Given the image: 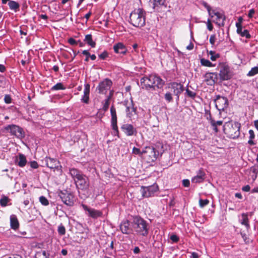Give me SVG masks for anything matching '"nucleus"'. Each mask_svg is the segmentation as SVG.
<instances>
[{"label":"nucleus","mask_w":258,"mask_h":258,"mask_svg":"<svg viewBox=\"0 0 258 258\" xmlns=\"http://www.w3.org/2000/svg\"><path fill=\"white\" fill-rule=\"evenodd\" d=\"M164 84V82L160 77L150 75L148 77H144L141 79V86L142 88L150 90V89H155L162 88Z\"/></svg>","instance_id":"1"},{"label":"nucleus","mask_w":258,"mask_h":258,"mask_svg":"<svg viewBox=\"0 0 258 258\" xmlns=\"http://www.w3.org/2000/svg\"><path fill=\"white\" fill-rule=\"evenodd\" d=\"M132 226L135 231L143 236H147L148 234L149 227L147 222L139 216L133 217Z\"/></svg>","instance_id":"2"},{"label":"nucleus","mask_w":258,"mask_h":258,"mask_svg":"<svg viewBox=\"0 0 258 258\" xmlns=\"http://www.w3.org/2000/svg\"><path fill=\"white\" fill-rule=\"evenodd\" d=\"M130 22L135 27H143L145 24V12L141 9L135 10L130 14Z\"/></svg>","instance_id":"3"},{"label":"nucleus","mask_w":258,"mask_h":258,"mask_svg":"<svg viewBox=\"0 0 258 258\" xmlns=\"http://www.w3.org/2000/svg\"><path fill=\"white\" fill-rule=\"evenodd\" d=\"M240 126V124L238 122L230 121L224 124L223 130L230 138H235L239 135Z\"/></svg>","instance_id":"4"},{"label":"nucleus","mask_w":258,"mask_h":258,"mask_svg":"<svg viewBox=\"0 0 258 258\" xmlns=\"http://www.w3.org/2000/svg\"><path fill=\"white\" fill-rule=\"evenodd\" d=\"M143 153L142 158L148 163H152L155 161L158 156V152L155 149L151 146H146L142 150Z\"/></svg>","instance_id":"5"},{"label":"nucleus","mask_w":258,"mask_h":258,"mask_svg":"<svg viewBox=\"0 0 258 258\" xmlns=\"http://www.w3.org/2000/svg\"><path fill=\"white\" fill-rule=\"evenodd\" d=\"M5 128L12 135L15 136L18 138H22L24 137L22 128L18 125L14 124L8 125Z\"/></svg>","instance_id":"6"},{"label":"nucleus","mask_w":258,"mask_h":258,"mask_svg":"<svg viewBox=\"0 0 258 258\" xmlns=\"http://www.w3.org/2000/svg\"><path fill=\"white\" fill-rule=\"evenodd\" d=\"M168 88L176 96L177 100L179 99V95L183 91V86L180 83L172 82L168 84Z\"/></svg>","instance_id":"7"},{"label":"nucleus","mask_w":258,"mask_h":258,"mask_svg":"<svg viewBox=\"0 0 258 258\" xmlns=\"http://www.w3.org/2000/svg\"><path fill=\"white\" fill-rule=\"evenodd\" d=\"M112 84V81L108 79H105L99 83L97 89L100 94H105L107 91L110 90Z\"/></svg>","instance_id":"8"},{"label":"nucleus","mask_w":258,"mask_h":258,"mask_svg":"<svg viewBox=\"0 0 258 258\" xmlns=\"http://www.w3.org/2000/svg\"><path fill=\"white\" fill-rule=\"evenodd\" d=\"M158 189L157 184H154L151 186L141 187V192L143 197H149L154 195Z\"/></svg>","instance_id":"9"},{"label":"nucleus","mask_w":258,"mask_h":258,"mask_svg":"<svg viewBox=\"0 0 258 258\" xmlns=\"http://www.w3.org/2000/svg\"><path fill=\"white\" fill-rule=\"evenodd\" d=\"M215 106L217 109L219 110H224L228 107V101L227 98L218 95L215 99Z\"/></svg>","instance_id":"10"},{"label":"nucleus","mask_w":258,"mask_h":258,"mask_svg":"<svg viewBox=\"0 0 258 258\" xmlns=\"http://www.w3.org/2000/svg\"><path fill=\"white\" fill-rule=\"evenodd\" d=\"M110 112L111 115V126L114 131V135L118 136V130L117 125V115L115 108L112 106L110 108Z\"/></svg>","instance_id":"11"},{"label":"nucleus","mask_w":258,"mask_h":258,"mask_svg":"<svg viewBox=\"0 0 258 258\" xmlns=\"http://www.w3.org/2000/svg\"><path fill=\"white\" fill-rule=\"evenodd\" d=\"M212 15L214 16L213 21L219 26H223L224 25V20L225 19L224 15L219 12L215 10H212Z\"/></svg>","instance_id":"12"},{"label":"nucleus","mask_w":258,"mask_h":258,"mask_svg":"<svg viewBox=\"0 0 258 258\" xmlns=\"http://www.w3.org/2000/svg\"><path fill=\"white\" fill-rule=\"evenodd\" d=\"M60 197L66 205L69 206H72L74 205V197L71 193L61 192Z\"/></svg>","instance_id":"13"},{"label":"nucleus","mask_w":258,"mask_h":258,"mask_svg":"<svg viewBox=\"0 0 258 258\" xmlns=\"http://www.w3.org/2000/svg\"><path fill=\"white\" fill-rule=\"evenodd\" d=\"M149 4L155 11L158 12L161 11L163 8H166L165 0H150Z\"/></svg>","instance_id":"14"},{"label":"nucleus","mask_w":258,"mask_h":258,"mask_svg":"<svg viewBox=\"0 0 258 258\" xmlns=\"http://www.w3.org/2000/svg\"><path fill=\"white\" fill-rule=\"evenodd\" d=\"M219 76L221 79L223 80H227L232 77V74L230 71L229 68L227 66H222L220 71Z\"/></svg>","instance_id":"15"},{"label":"nucleus","mask_w":258,"mask_h":258,"mask_svg":"<svg viewBox=\"0 0 258 258\" xmlns=\"http://www.w3.org/2000/svg\"><path fill=\"white\" fill-rule=\"evenodd\" d=\"M44 161L45 165L50 169H58L60 166L59 161L54 158L46 157Z\"/></svg>","instance_id":"16"},{"label":"nucleus","mask_w":258,"mask_h":258,"mask_svg":"<svg viewBox=\"0 0 258 258\" xmlns=\"http://www.w3.org/2000/svg\"><path fill=\"white\" fill-rule=\"evenodd\" d=\"M82 206L84 210L88 212L89 216L93 218H97L101 217L102 215V212L99 210L89 208L86 205L84 204H83Z\"/></svg>","instance_id":"17"},{"label":"nucleus","mask_w":258,"mask_h":258,"mask_svg":"<svg viewBox=\"0 0 258 258\" xmlns=\"http://www.w3.org/2000/svg\"><path fill=\"white\" fill-rule=\"evenodd\" d=\"M206 178V174L202 169H200L197 172V174L192 178L191 182L194 183L203 182Z\"/></svg>","instance_id":"18"},{"label":"nucleus","mask_w":258,"mask_h":258,"mask_svg":"<svg viewBox=\"0 0 258 258\" xmlns=\"http://www.w3.org/2000/svg\"><path fill=\"white\" fill-rule=\"evenodd\" d=\"M121 130L128 136H131L136 132V129L130 124H124L121 126Z\"/></svg>","instance_id":"19"},{"label":"nucleus","mask_w":258,"mask_h":258,"mask_svg":"<svg viewBox=\"0 0 258 258\" xmlns=\"http://www.w3.org/2000/svg\"><path fill=\"white\" fill-rule=\"evenodd\" d=\"M125 105L126 116L132 119V118L136 114V109L133 106L132 101L128 103H126Z\"/></svg>","instance_id":"20"},{"label":"nucleus","mask_w":258,"mask_h":258,"mask_svg":"<svg viewBox=\"0 0 258 258\" xmlns=\"http://www.w3.org/2000/svg\"><path fill=\"white\" fill-rule=\"evenodd\" d=\"M113 49L115 53L125 54L127 52V49L122 43H118L113 46Z\"/></svg>","instance_id":"21"},{"label":"nucleus","mask_w":258,"mask_h":258,"mask_svg":"<svg viewBox=\"0 0 258 258\" xmlns=\"http://www.w3.org/2000/svg\"><path fill=\"white\" fill-rule=\"evenodd\" d=\"M216 79V75L212 73H206L205 75V81L207 84L212 85L215 83Z\"/></svg>","instance_id":"22"},{"label":"nucleus","mask_w":258,"mask_h":258,"mask_svg":"<svg viewBox=\"0 0 258 258\" xmlns=\"http://www.w3.org/2000/svg\"><path fill=\"white\" fill-rule=\"evenodd\" d=\"M120 229L121 232L124 234H129L131 232V229L130 228V223L128 220L123 221L120 225Z\"/></svg>","instance_id":"23"},{"label":"nucleus","mask_w":258,"mask_h":258,"mask_svg":"<svg viewBox=\"0 0 258 258\" xmlns=\"http://www.w3.org/2000/svg\"><path fill=\"white\" fill-rule=\"evenodd\" d=\"M90 85L86 84L85 85V88L84 90V95L82 98V101L85 103H88L89 99V93H90Z\"/></svg>","instance_id":"24"},{"label":"nucleus","mask_w":258,"mask_h":258,"mask_svg":"<svg viewBox=\"0 0 258 258\" xmlns=\"http://www.w3.org/2000/svg\"><path fill=\"white\" fill-rule=\"evenodd\" d=\"M77 184L80 185L81 188H85L88 186V178L85 176H82V178L76 180Z\"/></svg>","instance_id":"25"},{"label":"nucleus","mask_w":258,"mask_h":258,"mask_svg":"<svg viewBox=\"0 0 258 258\" xmlns=\"http://www.w3.org/2000/svg\"><path fill=\"white\" fill-rule=\"evenodd\" d=\"M27 160L26 157L24 155L20 154L17 160V165L21 167H23L25 166Z\"/></svg>","instance_id":"26"},{"label":"nucleus","mask_w":258,"mask_h":258,"mask_svg":"<svg viewBox=\"0 0 258 258\" xmlns=\"http://www.w3.org/2000/svg\"><path fill=\"white\" fill-rule=\"evenodd\" d=\"M11 227L13 229H17L19 226V222L15 215H12L10 217Z\"/></svg>","instance_id":"27"},{"label":"nucleus","mask_w":258,"mask_h":258,"mask_svg":"<svg viewBox=\"0 0 258 258\" xmlns=\"http://www.w3.org/2000/svg\"><path fill=\"white\" fill-rule=\"evenodd\" d=\"M8 5L10 9L14 11L15 12H17L19 10L20 5L19 4L14 1H11L8 3Z\"/></svg>","instance_id":"28"},{"label":"nucleus","mask_w":258,"mask_h":258,"mask_svg":"<svg viewBox=\"0 0 258 258\" xmlns=\"http://www.w3.org/2000/svg\"><path fill=\"white\" fill-rule=\"evenodd\" d=\"M241 217H242V219L240 220V223L242 225L245 226V227L247 228H249L247 214L242 213L241 214Z\"/></svg>","instance_id":"29"},{"label":"nucleus","mask_w":258,"mask_h":258,"mask_svg":"<svg viewBox=\"0 0 258 258\" xmlns=\"http://www.w3.org/2000/svg\"><path fill=\"white\" fill-rule=\"evenodd\" d=\"M84 41L92 47H95L96 43L93 41L92 36L91 34H88L85 36Z\"/></svg>","instance_id":"30"},{"label":"nucleus","mask_w":258,"mask_h":258,"mask_svg":"<svg viewBox=\"0 0 258 258\" xmlns=\"http://www.w3.org/2000/svg\"><path fill=\"white\" fill-rule=\"evenodd\" d=\"M113 91L112 90L110 91L109 96L107 97V98L105 100L104 103L103 105V109L104 111H106L109 105V100L111 98L112 95H113Z\"/></svg>","instance_id":"31"},{"label":"nucleus","mask_w":258,"mask_h":258,"mask_svg":"<svg viewBox=\"0 0 258 258\" xmlns=\"http://www.w3.org/2000/svg\"><path fill=\"white\" fill-rule=\"evenodd\" d=\"M208 54L210 55V59L212 61H215L217 58L220 57V54L219 53H217L212 50L208 51Z\"/></svg>","instance_id":"32"},{"label":"nucleus","mask_w":258,"mask_h":258,"mask_svg":"<svg viewBox=\"0 0 258 258\" xmlns=\"http://www.w3.org/2000/svg\"><path fill=\"white\" fill-rule=\"evenodd\" d=\"M200 61L201 64L203 66L208 67H213L215 66V65L213 64L212 63L210 62L209 60L205 58H201Z\"/></svg>","instance_id":"33"},{"label":"nucleus","mask_w":258,"mask_h":258,"mask_svg":"<svg viewBox=\"0 0 258 258\" xmlns=\"http://www.w3.org/2000/svg\"><path fill=\"white\" fill-rule=\"evenodd\" d=\"M65 87L63 85V84L61 83H58L54 86H53L51 88V90H64L65 89Z\"/></svg>","instance_id":"34"},{"label":"nucleus","mask_w":258,"mask_h":258,"mask_svg":"<svg viewBox=\"0 0 258 258\" xmlns=\"http://www.w3.org/2000/svg\"><path fill=\"white\" fill-rule=\"evenodd\" d=\"M35 258H47L46 251H41L36 252Z\"/></svg>","instance_id":"35"},{"label":"nucleus","mask_w":258,"mask_h":258,"mask_svg":"<svg viewBox=\"0 0 258 258\" xmlns=\"http://www.w3.org/2000/svg\"><path fill=\"white\" fill-rule=\"evenodd\" d=\"M258 74V67L252 68L251 70L248 72L247 75L248 76H253Z\"/></svg>","instance_id":"36"},{"label":"nucleus","mask_w":258,"mask_h":258,"mask_svg":"<svg viewBox=\"0 0 258 258\" xmlns=\"http://www.w3.org/2000/svg\"><path fill=\"white\" fill-rule=\"evenodd\" d=\"M209 203V201L208 199L202 200L200 199L199 200V205L200 207L202 208H204L205 206L208 205Z\"/></svg>","instance_id":"37"},{"label":"nucleus","mask_w":258,"mask_h":258,"mask_svg":"<svg viewBox=\"0 0 258 258\" xmlns=\"http://www.w3.org/2000/svg\"><path fill=\"white\" fill-rule=\"evenodd\" d=\"M39 201L44 206H47L49 204V202L47 199L44 196H41L39 198Z\"/></svg>","instance_id":"38"},{"label":"nucleus","mask_w":258,"mask_h":258,"mask_svg":"<svg viewBox=\"0 0 258 258\" xmlns=\"http://www.w3.org/2000/svg\"><path fill=\"white\" fill-rule=\"evenodd\" d=\"M9 202V199L8 198L6 197H3L0 200V204L2 206L5 207L7 205V204Z\"/></svg>","instance_id":"39"},{"label":"nucleus","mask_w":258,"mask_h":258,"mask_svg":"<svg viewBox=\"0 0 258 258\" xmlns=\"http://www.w3.org/2000/svg\"><path fill=\"white\" fill-rule=\"evenodd\" d=\"M203 5L207 9L209 15L211 16V17H214V16L212 15V10H211L210 6H209L206 2H203Z\"/></svg>","instance_id":"40"},{"label":"nucleus","mask_w":258,"mask_h":258,"mask_svg":"<svg viewBox=\"0 0 258 258\" xmlns=\"http://www.w3.org/2000/svg\"><path fill=\"white\" fill-rule=\"evenodd\" d=\"M58 233L61 235H63L66 233V229L62 225H60L58 227Z\"/></svg>","instance_id":"41"},{"label":"nucleus","mask_w":258,"mask_h":258,"mask_svg":"<svg viewBox=\"0 0 258 258\" xmlns=\"http://www.w3.org/2000/svg\"><path fill=\"white\" fill-rule=\"evenodd\" d=\"M210 122L212 126H217L218 125H219V126L221 125L223 123L222 121L219 120V121H216L211 118L210 119Z\"/></svg>","instance_id":"42"},{"label":"nucleus","mask_w":258,"mask_h":258,"mask_svg":"<svg viewBox=\"0 0 258 258\" xmlns=\"http://www.w3.org/2000/svg\"><path fill=\"white\" fill-rule=\"evenodd\" d=\"M133 153L136 155H139L141 156L142 157L143 154V153H142V151H141L139 149L136 147L133 148Z\"/></svg>","instance_id":"43"},{"label":"nucleus","mask_w":258,"mask_h":258,"mask_svg":"<svg viewBox=\"0 0 258 258\" xmlns=\"http://www.w3.org/2000/svg\"><path fill=\"white\" fill-rule=\"evenodd\" d=\"M165 98L166 100L169 102L172 101L173 100L172 95H171V93H170V92H167L165 94Z\"/></svg>","instance_id":"44"},{"label":"nucleus","mask_w":258,"mask_h":258,"mask_svg":"<svg viewBox=\"0 0 258 258\" xmlns=\"http://www.w3.org/2000/svg\"><path fill=\"white\" fill-rule=\"evenodd\" d=\"M240 36L242 37H245L247 38H250V35L247 30H244L240 34Z\"/></svg>","instance_id":"45"},{"label":"nucleus","mask_w":258,"mask_h":258,"mask_svg":"<svg viewBox=\"0 0 258 258\" xmlns=\"http://www.w3.org/2000/svg\"><path fill=\"white\" fill-rule=\"evenodd\" d=\"M79 172L77 169L75 168H72L70 170V173L72 176L74 177L75 176L77 175V174Z\"/></svg>","instance_id":"46"},{"label":"nucleus","mask_w":258,"mask_h":258,"mask_svg":"<svg viewBox=\"0 0 258 258\" xmlns=\"http://www.w3.org/2000/svg\"><path fill=\"white\" fill-rule=\"evenodd\" d=\"M236 26L237 27V33L238 34H240L242 32V28L241 24H239V23H236Z\"/></svg>","instance_id":"47"},{"label":"nucleus","mask_w":258,"mask_h":258,"mask_svg":"<svg viewBox=\"0 0 258 258\" xmlns=\"http://www.w3.org/2000/svg\"><path fill=\"white\" fill-rule=\"evenodd\" d=\"M4 101L5 103L7 104H10V103H11L12 99L11 96L9 95H5L4 98Z\"/></svg>","instance_id":"48"},{"label":"nucleus","mask_w":258,"mask_h":258,"mask_svg":"<svg viewBox=\"0 0 258 258\" xmlns=\"http://www.w3.org/2000/svg\"><path fill=\"white\" fill-rule=\"evenodd\" d=\"M30 165L31 167L33 169H37L38 167V164L35 161L30 162Z\"/></svg>","instance_id":"49"},{"label":"nucleus","mask_w":258,"mask_h":258,"mask_svg":"<svg viewBox=\"0 0 258 258\" xmlns=\"http://www.w3.org/2000/svg\"><path fill=\"white\" fill-rule=\"evenodd\" d=\"M209 41L212 45H214L216 41V36L215 35H211Z\"/></svg>","instance_id":"50"},{"label":"nucleus","mask_w":258,"mask_h":258,"mask_svg":"<svg viewBox=\"0 0 258 258\" xmlns=\"http://www.w3.org/2000/svg\"><path fill=\"white\" fill-rule=\"evenodd\" d=\"M108 56V53L107 51H105L100 55H99V57L101 59H105Z\"/></svg>","instance_id":"51"},{"label":"nucleus","mask_w":258,"mask_h":258,"mask_svg":"<svg viewBox=\"0 0 258 258\" xmlns=\"http://www.w3.org/2000/svg\"><path fill=\"white\" fill-rule=\"evenodd\" d=\"M207 28L209 31H212L213 30V26L211 23V20L208 19L207 22Z\"/></svg>","instance_id":"52"},{"label":"nucleus","mask_w":258,"mask_h":258,"mask_svg":"<svg viewBox=\"0 0 258 258\" xmlns=\"http://www.w3.org/2000/svg\"><path fill=\"white\" fill-rule=\"evenodd\" d=\"M186 93L187 95L191 97H195L196 96V93L188 89H186Z\"/></svg>","instance_id":"53"},{"label":"nucleus","mask_w":258,"mask_h":258,"mask_svg":"<svg viewBox=\"0 0 258 258\" xmlns=\"http://www.w3.org/2000/svg\"><path fill=\"white\" fill-rule=\"evenodd\" d=\"M84 175L82 174L80 171L77 174V175L75 176L74 177H73L75 181L79 180L80 178H82V176Z\"/></svg>","instance_id":"54"},{"label":"nucleus","mask_w":258,"mask_h":258,"mask_svg":"<svg viewBox=\"0 0 258 258\" xmlns=\"http://www.w3.org/2000/svg\"><path fill=\"white\" fill-rule=\"evenodd\" d=\"M84 175L82 174L80 171L77 174V175L75 176L74 177H73L75 181L79 180L80 178H82V176Z\"/></svg>","instance_id":"55"},{"label":"nucleus","mask_w":258,"mask_h":258,"mask_svg":"<svg viewBox=\"0 0 258 258\" xmlns=\"http://www.w3.org/2000/svg\"><path fill=\"white\" fill-rule=\"evenodd\" d=\"M182 184L184 187H188L190 185V182L188 179H183L182 180Z\"/></svg>","instance_id":"56"},{"label":"nucleus","mask_w":258,"mask_h":258,"mask_svg":"<svg viewBox=\"0 0 258 258\" xmlns=\"http://www.w3.org/2000/svg\"><path fill=\"white\" fill-rule=\"evenodd\" d=\"M170 239L173 242H177L179 238L176 235H172L170 236Z\"/></svg>","instance_id":"57"},{"label":"nucleus","mask_w":258,"mask_h":258,"mask_svg":"<svg viewBox=\"0 0 258 258\" xmlns=\"http://www.w3.org/2000/svg\"><path fill=\"white\" fill-rule=\"evenodd\" d=\"M69 43L73 45H75L77 44V41L73 38H71L68 40Z\"/></svg>","instance_id":"58"},{"label":"nucleus","mask_w":258,"mask_h":258,"mask_svg":"<svg viewBox=\"0 0 258 258\" xmlns=\"http://www.w3.org/2000/svg\"><path fill=\"white\" fill-rule=\"evenodd\" d=\"M242 190L245 192L249 191L250 190V187L249 185H246L242 187Z\"/></svg>","instance_id":"59"},{"label":"nucleus","mask_w":258,"mask_h":258,"mask_svg":"<svg viewBox=\"0 0 258 258\" xmlns=\"http://www.w3.org/2000/svg\"><path fill=\"white\" fill-rule=\"evenodd\" d=\"M255 13L254 9H251L249 10L248 16L249 18H251L253 17V14Z\"/></svg>","instance_id":"60"},{"label":"nucleus","mask_w":258,"mask_h":258,"mask_svg":"<svg viewBox=\"0 0 258 258\" xmlns=\"http://www.w3.org/2000/svg\"><path fill=\"white\" fill-rule=\"evenodd\" d=\"M191 254L190 258H199V254L195 252H192Z\"/></svg>","instance_id":"61"},{"label":"nucleus","mask_w":258,"mask_h":258,"mask_svg":"<svg viewBox=\"0 0 258 258\" xmlns=\"http://www.w3.org/2000/svg\"><path fill=\"white\" fill-rule=\"evenodd\" d=\"M249 138L251 139H253L254 138V134L252 130L249 131Z\"/></svg>","instance_id":"62"},{"label":"nucleus","mask_w":258,"mask_h":258,"mask_svg":"<svg viewBox=\"0 0 258 258\" xmlns=\"http://www.w3.org/2000/svg\"><path fill=\"white\" fill-rule=\"evenodd\" d=\"M193 48H194V44L191 42L190 43V44L186 46V49L189 50H192Z\"/></svg>","instance_id":"63"},{"label":"nucleus","mask_w":258,"mask_h":258,"mask_svg":"<svg viewBox=\"0 0 258 258\" xmlns=\"http://www.w3.org/2000/svg\"><path fill=\"white\" fill-rule=\"evenodd\" d=\"M8 258H22V257L18 254H13L9 256Z\"/></svg>","instance_id":"64"}]
</instances>
